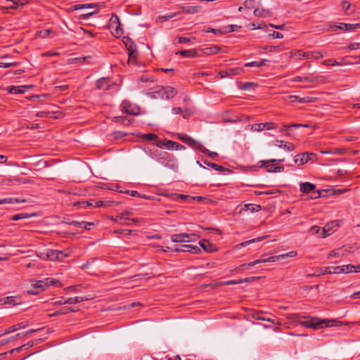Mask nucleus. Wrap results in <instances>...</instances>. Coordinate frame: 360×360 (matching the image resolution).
Wrapping results in <instances>:
<instances>
[{
	"instance_id": "2eb2a0df",
	"label": "nucleus",
	"mask_w": 360,
	"mask_h": 360,
	"mask_svg": "<svg viewBox=\"0 0 360 360\" xmlns=\"http://www.w3.org/2000/svg\"><path fill=\"white\" fill-rule=\"evenodd\" d=\"M274 145L279 148H283L284 150H285L287 151H292L295 148V146L292 143L285 142L282 140L275 141Z\"/></svg>"
},
{
	"instance_id": "e2e57ef3",
	"label": "nucleus",
	"mask_w": 360,
	"mask_h": 360,
	"mask_svg": "<svg viewBox=\"0 0 360 360\" xmlns=\"http://www.w3.org/2000/svg\"><path fill=\"white\" fill-rule=\"evenodd\" d=\"M202 153L207 154V155L213 160H214L218 156V154L216 152L210 151L208 149H207V151Z\"/></svg>"
},
{
	"instance_id": "6e6d98bb",
	"label": "nucleus",
	"mask_w": 360,
	"mask_h": 360,
	"mask_svg": "<svg viewBox=\"0 0 360 360\" xmlns=\"http://www.w3.org/2000/svg\"><path fill=\"white\" fill-rule=\"evenodd\" d=\"M296 255H297L296 251H290L288 253L280 255V256H281V259H286L287 257H295Z\"/></svg>"
},
{
	"instance_id": "4c0bfd02",
	"label": "nucleus",
	"mask_w": 360,
	"mask_h": 360,
	"mask_svg": "<svg viewBox=\"0 0 360 360\" xmlns=\"http://www.w3.org/2000/svg\"><path fill=\"white\" fill-rule=\"evenodd\" d=\"M339 268L341 269L339 271V274L353 272L354 265H352V264L342 265V266H339Z\"/></svg>"
},
{
	"instance_id": "a18cd8bd",
	"label": "nucleus",
	"mask_w": 360,
	"mask_h": 360,
	"mask_svg": "<svg viewBox=\"0 0 360 360\" xmlns=\"http://www.w3.org/2000/svg\"><path fill=\"white\" fill-rule=\"evenodd\" d=\"M114 120H115V122H120L122 124H125L124 120H127V123H126V125H129L131 123V119H129L127 117H124V116L115 117H114Z\"/></svg>"
},
{
	"instance_id": "9d476101",
	"label": "nucleus",
	"mask_w": 360,
	"mask_h": 360,
	"mask_svg": "<svg viewBox=\"0 0 360 360\" xmlns=\"http://www.w3.org/2000/svg\"><path fill=\"white\" fill-rule=\"evenodd\" d=\"M277 127L276 124L274 122H265V123H258L253 124L250 125V129L254 131H261L263 130H269L272 129H276Z\"/></svg>"
},
{
	"instance_id": "603ef678",
	"label": "nucleus",
	"mask_w": 360,
	"mask_h": 360,
	"mask_svg": "<svg viewBox=\"0 0 360 360\" xmlns=\"http://www.w3.org/2000/svg\"><path fill=\"white\" fill-rule=\"evenodd\" d=\"M323 153H333L336 155H342L345 153V150L342 148H335L333 150L323 151Z\"/></svg>"
},
{
	"instance_id": "680f3d73",
	"label": "nucleus",
	"mask_w": 360,
	"mask_h": 360,
	"mask_svg": "<svg viewBox=\"0 0 360 360\" xmlns=\"http://www.w3.org/2000/svg\"><path fill=\"white\" fill-rule=\"evenodd\" d=\"M127 193H130V195L133 197H141V198H146V199H148V198L146 197L145 195H143V196L141 195V194L136 191H127Z\"/></svg>"
},
{
	"instance_id": "dca6fc26",
	"label": "nucleus",
	"mask_w": 360,
	"mask_h": 360,
	"mask_svg": "<svg viewBox=\"0 0 360 360\" xmlns=\"http://www.w3.org/2000/svg\"><path fill=\"white\" fill-rule=\"evenodd\" d=\"M261 210H262V207L259 205L245 204L241 207V208L239 211V213L241 214L243 212H247V211H250V212H259Z\"/></svg>"
},
{
	"instance_id": "4be33fe9",
	"label": "nucleus",
	"mask_w": 360,
	"mask_h": 360,
	"mask_svg": "<svg viewBox=\"0 0 360 360\" xmlns=\"http://www.w3.org/2000/svg\"><path fill=\"white\" fill-rule=\"evenodd\" d=\"M340 270H341V269L339 268V266H327L324 269H321L320 274L322 275H325L326 274H339Z\"/></svg>"
},
{
	"instance_id": "69168bd1",
	"label": "nucleus",
	"mask_w": 360,
	"mask_h": 360,
	"mask_svg": "<svg viewBox=\"0 0 360 360\" xmlns=\"http://www.w3.org/2000/svg\"><path fill=\"white\" fill-rule=\"evenodd\" d=\"M271 36L274 38V39H282L283 37V35L282 33L279 32H276V31H274L271 34Z\"/></svg>"
},
{
	"instance_id": "bb28decb",
	"label": "nucleus",
	"mask_w": 360,
	"mask_h": 360,
	"mask_svg": "<svg viewBox=\"0 0 360 360\" xmlns=\"http://www.w3.org/2000/svg\"><path fill=\"white\" fill-rule=\"evenodd\" d=\"M181 12L190 14H195L199 11V7L196 6H182Z\"/></svg>"
},
{
	"instance_id": "f8f14e48",
	"label": "nucleus",
	"mask_w": 360,
	"mask_h": 360,
	"mask_svg": "<svg viewBox=\"0 0 360 360\" xmlns=\"http://www.w3.org/2000/svg\"><path fill=\"white\" fill-rule=\"evenodd\" d=\"M175 252H192V253H198L200 251V248L196 245H183L179 248H177L174 250Z\"/></svg>"
},
{
	"instance_id": "f257e3e1",
	"label": "nucleus",
	"mask_w": 360,
	"mask_h": 360,
	"mask_svg": "<svg viewBox=\"0 0 360 360\" xmlns=\"http://www.w3.org/2000/svg\"><path fill=\"white\" fill-rule=\"evenodd\" d=\"M301 318L303 317L297 314H288L287 316V319L289 321H293L295 323H299L300 325L304 327L312 328L314 330H318L320 328L332 326L333 325L330 324V323H333L335 321L334 319H321L318 317H311L308 321H301Z\"/></svg>"
},
{
	"instance_id": "a19ab883",
	"label": "nucleus",
	"mask_w": 360,
	"mask_h": 360,
	"mask_svg": "<svg viewBox=\"0 0 360 360\" xmlns=\"http://www.w3.org/2000/svg\"><path fill=\"white\" fill-rule=\"evenodd\" d=\"M84 299L82 297H70L65 300V302L68 304H76L81 302H83Z\"/></svg>"
},
{
	"instance_id": "c03bdc74",
	"label": "nucleus",
	"mask_w": 360,
	"mask_h": 360,
	"mask_svg": "<svg viewBox=\"0 0 360 360\" xmlns=\"http://www.w3.org/2000/svg\"><path fill=\"white\" fill-rule=\"evenodd\" d=\"M243 283V280H239V281H224V282H219V283H217L215 285H216V286H219V285H229L238 284V283Z\"/></svg>"
},
{
	"instance_id": "c756f323",
	"label": "nucleus",
	"mask_w": 360,
	"mask_h": 360,
	"mask_svg": "<svg viewBox=\"0 0 360 360\" xmlns=\"http://www.w3.org/2000/svg\"><path fill=\"white\" fill-rule=\"evenodd\" d=\"M269 62L266 59H263L261 61H252L245 64V67H261L266 65Z\"/></svg>"
},
{
	"instance_id": "a878e982",
	"label": "nucleus",
	"mask_w": 360,
	"mask_h": 360,
	"mask_svg": "<svg viewBox=\"0 0 360 360\" xmlns=\"http://www.w3.org/2000/svg\"><path fill=\"white\" fill-rule=\"evenodd\" d=\"M200 245L204 250L208 252H212L214 250V248L212 243L207 240H202L200 242Z\"/></svg>"
},
{
	"instance_id": "864d4df0",
	"label": "nucleus",
	"mask_w": 360,
	"mask_h": 360,
	"mask_svg": "<svg viewBox=\"0 0 360 360\" xmlns=\"http://www.w3.org/2000/svg\"><path fill=\"white\" fill-rule=\"evenodd\" d=\"M281 256H280V255L269 257L267 259H264V262H275L279 261L281 259Z\"/></svg>"
},
{
	"instance_id": "5701e85b",
	"label": "nucleus",
	"mask_w": 360,
	"mask_h": 360,
	"mask_svg": "<svg viewBox=\"0 0 360 360\" xmlns=\"http://www.w3.org/2000/svg\"><path fill=\"white\" fill-rule=\"evenodd\" d=\"M18 298L14 296L6 297L1 299L0 302L3 304L16 305L20 304V302L17 301Z\"/></svg>"
},
{
	"instance_id": "72a5a7b5",
	"label": "nucleus",
	"mask_w": 360,
	"mask_h": 360,
	"mask_svg": "<svg viewBox=\"0 0 360 360\" xmlns=\"http://www.w3.org/2000/svg\"><path fill=\"white\" fill-rule=\"evenodd\" d=\"M262 312H257V313H255L252 314V318L256 319V320H260V321H268V322H271L274 324H276L275 321L274 319H271L270 318H267V317H265V316H262L260 315Z\"/></svg>"
},
{
	"instance_id": "20e7f679",
	"label": "nucleus",
	"mask_w": 360,
	"mask_h": 360,
	"mask_svg": "<svg viewBox=\"0 0 360 360\" xmlns=\"http://www.w3.org/2000/svg\"><path fill=\"white\" fill-rule=\"evenodd\" d=\"M197 238L198 236L195 233H179L172 235L171 240L174 243H189L195 241Z\"/></svg>"
},
{
	"instance_id": "c9c22d12",
	"label": "nucleus",
	"mask_w": 360,
	"mask_h": 360,
	"mask_svg": "<svg viewBox=\"0 0 360 360\" xmlns=\"http://www.w3.org/2000/svg\"><path fill=\"white\" fill-rule=\"evenodd\" d=\"M238 72V69L231 68L226 71H221L219 72V75H221V77H225L226 76L236 75Z\"/></svg>"
},
{
	"instance_id": "412c9836",
	"label": "nucleus",
	"mask_w": 360,
	"mask_h": 360,
	"mask_svg": "<svg viewBox=\"0 0 360 360\" xmlns=\"http://www.w3.org/2000/svg\"><path fill=\"white\" fill-rule=\"evenodd\" d=\"M186 58H194L198 56V52L195 49L182 50L176 53Z\"/></svg>"
},
{
	"instance_id": "a211bd4d",
	"label": "nucleus",
	"mask_w": 360,
	"mask_h": 360,
	"mask_svg": "<svg viewBox=\"0 0 360 360\" xmlns=\"http://www.w3.org/2000/svg\"><path fill=\"white\" fill-rule=\"evenodd\" d=\"M40 257L43 259H47L52 261L56 260L57 250L48 249L44 252H41Z\"/></svg>"
},
{
	"instance_id": "79ce46f5",
	"label": "nucleus",
	"mask_w": 360,
	"mask_h": 360,
	"mask_svg": "<svg viewBox=\"0 0 360 360\" xmlns=\"http://www.w3.org/2000/svg\"><path fill=\"white\" fill-rule=\"evenodd\" d=\"M26 345H25L23 346H21V347L13 349H11L9 352L0 354V360H3V359H6V357L8 354H12L15 351H16L18 352H20L22 350V348L24 347H26Z\"/></svg>"
},
{
	"instance_id": "0eeeda50",
	"label": "nucleus",
	"mask_w": 360,
	"mask_h": 360,
	"mask_svg": "<svg viewBox=\"0 0 360 360\" xmlns=\"http://www.w3.org/2000/svg\"><path fill=\"white\" fill-rule=\"evenodd\" d=\"M120 108L122 112L134 115H138L140 110L137 106L131 104L129 101L126 100L122 101Z\"/></svg>"
},
{
	"instance_id": "423d86ee",
	"label": "nucleus",
	"mask_w": 360,
	"mask_h": 360,
	"mask_svg": "<svg viewBox=\"0 0 360 360\" xmlns=\"http://www.w3.org/2000/svg\"><path fill=\"white\" fill-rule=\"evenodd\" d=\"M152 158L161 164H166V165H168V162H173L170 154L166 151L156 150L152 153Z\"/></svg>"
},
{
	"instance_id": "f03ea898",
	"label": "nucleus",
	"mask_w": 360,
	"mask_h": 360,
	"mask_svg": "<svg viewBox=\"0 0 360 360\" xmlns=\"http://www.w3.org/2000/svg\"><path fill=\"white\" fill-rule=\"evenodd\" d=\"M177 138L180 141H183L184 143L187 144L188 146L193 148V149L198 150L200 152L207 151V148L204 147V146L201 143L193 139L187 134H178Z\"/></svg>"
},
{
	"instance_id": "6ab92c4d",
	"label": "nucleus",
	"mask_w": 360,
	"mask_h": 360,
	"mask_svg": "<svg viewBox=\"0 0 360 360\" xmlns=\"http://www.w3.org/2000/svg\"><path fill=\"white\" fill-rule=\"evenodd\" d=\"M177 94V91L171 86H167L163 89L162 97L166 99H170Z\"/></svg>"
},
{
	"instance_id": "4d7b16f0",
	"label": "nucleus",
	"mask_w": 360,
	"mask_h": 360,
	"mask_svg": "<svg viewBox=\"0 0 360 360\" xmlns=\"http://www.w3.org/2000/svg\"><path fill=\"white\" fill-rule=\"evenodd\" d=\"M321 230V227H319L318 226H312L310 229L309 231L313 235H315V234H319L320 235Z\"/></svg>"
},
{
	"instance_id": "f3484780",
	"label": "nucleus",
	"mask_w": 360,
	"mask_h": 360,
	"mask_svg": "<svg viewBox=\"0 0 360 360\" xmlns=\"http://www.w3.org/2000/svg\"><path fill=\"white\" fill-rule=\"evenodd\" d=\"M288 98L290 100L291 102L297 101V102L302 103H312L316 100V98H314V97L307 96V97L300 98L299 96H295V95L289 96Z\"/></svg>"
},
{
	"instance_id": "2f4dec72",
	"label": "nucleus",
	"mask_w": 360,
	"mask_h": 360,
	"mask_svg": "<svg viewBox=\"0 0 360 360\" xmlns=\"http://www.w3.org/2000/svg\"><path fill=\"white\" fill-rule=\"evenodd\" d=\"M23 88H25V86H10L8 87L7 90L10 94H17L24 93L25 90L22 89Z\"/></svg>"
},
{
	"instance_id": "b1692460",
	"label": "nucleus",
	"mask_w": 360,
	"mask_h": 360,
	"mask_svg": "<svg viewBox=\"0 0 360 360\" xmlns=\"http://www.w3.org/2000/svg\"><path fill=\"white\" fill-rule=\"evenodd\" d=\"M96 87L98 89L108 90L109 89L108 78L102 77L96 81Z\"/></svg>"
},
{
	"instance_id": "aec40b11",
	"label": "nucleus",
	"mask_w": 360,
	"mask_h": 360,
	"mask_svg": "<svg viewBox=\"0 0 360 360\" xmlns=\"http://www.w3.org/2000/svg\"><path fill=\"white\" fill-rule=\"evenodd\" d=\"M26 327V324L24 322L19 323L18 324H15L14 326H12L9 327L8 329L5 330L4 332L2 334H0V336L6 335L11 333H13L18 330L24 328Z\"/></svg>"
},
{
	"instance_id": "774afa93",
	"label": "nucleus",
	"mask_w": 360,
	"mask_h": 360,
	"mask_svg": "<svg viewBox=\"0 0 360 360\" xmlns=\"http://www.w3.org/2000/svg\"><path fill=\"white\" fill-rule=\"evenodd\" d=\"M294 56L295 57H296L297 59H302L304 57H305L304 56V52L302 51H297L295 52L294 53Z\"/></svg>"
},
{
	"instance_id": "ddd939ff",
	"label": "nucleus",
	"mask_w": 360,
	"mask_h": 360,
	"mask_svg": "<svg viewBox=\"0 0 360 360\" xmlns=\"http://www.w3.org/2000/svg\"><path fill=\"white\" fill-rule=\"evenodd\" d=\"M41 281V280L35 281V283L32 285V288L27 290V294L37 295L40 292L45 290L44 283H40V285L38 284Z\"/></svg>"
},
{
	"instance_id": "58836bf2",
	"label": "nucleus",
	"mask_w": 360,
	"mask_h": 360,
	"mask_svg": "<svg viewBox=\"0 0 360 360\" xmlns=\"http://www.w3.org/2000/svg\"><path fill=\"white\" fill-rule=\"evenodd\" d=\"M69 255H70L69 250H65V251L57 250L56 260L62 261V260H63V259L69 257Z\"/></svg>"
},
{
	"instance_id": "6e6552de",
	"label": "nucleus",
	"mask_w": 360,
	"mask_h": 360,
	"mask_svg": "<svg viewBox=\"0 0 360 360\" xmlns=\"http://www.w3.org/2000/svg\"><path fill=\"white\" fill-rule=\"evenodd\" d=\"M357 28H360V23L357 24H349V23H340V25H334L330 27L328 30L337 31L338 30L354 32Z\"/></svg>"
},
{
	"instance_id": "1a4fd4ad",
	"label": "nucleus",
	"mask_w": 360,
	"mask_h": 360,
	"mask_svg": "<svg viewBox=\"0 0 360 360\" xmlns=\"http://www.w3.org/2000/svg\"><path fill=\"white\" fill-rule=\"evenodd\" d=\"M110 26L112 29H114L112 31V33L114 36L119 37L123 34V31L120 28V22L119 20V18L116 15H112L110 20Z\"/></svg>"
},
{
	"instance_id": "c85d7f7f",
	"label": "nucleus",
	"mask_w": 360,
	"mask_h": 360,
	"mask_svg": "<svg viewBox=\"0 0 360 360\" xmlns=\"http://www.w3.org/2000/svg\"><path fill=\"white\" fill-rule=\"evenodd\" d=\"M204 163L205 165H207V166L212 167V169H214V170L216 171H218V172H226V171H229V169L226 168V167H224L222 166H220L219 165H217L215 163H212V162H210L207 160H205L204 161Z\"/></svg>"
},
{
	"instance_id": "8fccbe9b",
	"label": "nucleus",
	"mask_w": 360,
	"mask_h": 360,
	"mask_svg": "<svg viewBox=\"0 0 360 360\" xmlns=\"http://www.w3.org/2000/svg\"><path fill=\"white\" fill-rule=\"evenodd\" d=\"M264 238H266V236L259 237V238H255V239H252V240H247V241H245V242L242 243L241 245L245 247V246H247V245H248L249 244H250L252 243H255L256 241H261V240H262Z\"/></svg>"
},
{
	"instance_id": "473e14b6",
	"label": "nucleus",
	"mask_w": 360,
	"mask_h": 360,
	"mask_svg": "<svg viewBox=\"0 0 360 360\" xmlns=\"http://www.w3.org/2000/svg\"><path fill=\"white\" fill-rule=\"evenodd\" d=\"M25 200H20L18 198H8L0 199V205L6 204V203L13 204V203L21 202H25Z\"/></svg>"
},
{
	"instance_id": "ea45409f",
	"label": "nucleus",
	"mask_w": 360,
	"mask_h": 360,
	"mask_svg": "<svg viewBox=\"0 0 360 360\" xmlns=\"http://www.w3.org/2000/svg\"><path fill=\"white\" fill-rule=\"evenodd\" d=\"M131 212L130 211H127V210L123 212L122 213H121L119 215L120 220H123V221H122L121 224H129L130 223L127 222V219H128L127 216L131 215Z\"/></svg>"
},
{
	"instance_id": "052dcab7",
	"label": "nucleus",
	"mask_w": 360,
	"mask_h": 360,
	"mask_svg": "<svg viewBox=\"0 0 360 360\" xmlns=\"http://www.w3.org/2000/svg\"><path fill=\"white\" fill-rule=\"evenodd\" d=\"M98 12V11H93V12H87L86 13L82 14L80 15V18L81 19H87L89 17L92 16L93 15L97 13Z\"/></svg>"
},
{
	"instance_id": "338daca9",
	"label": "nucleus",
	"mask_w": 360,
	"mask_h": 360,
	"mask_svg": "<svg viewBox=\"0 0 360 360\" xmlns=\"http://www.w3.org/2000/svg\"><path fill=\"white\" fill-rule=\"evenodd\" d=\"M136 56H137V52L136 51V49L129 51V60H134V59H136Z\"/></svg>"
},
{
	"instance_id": "de8ad7c7",
	"label": "nucleus",
	"mask_w": 360,
	"mask_h": 360,
	"mask_svg": "<svg viewBox=\"0 0 360 360\" xmlns=\"http://www.w3.org/2000/svg\"><path fill=\"white\" fill-rule=\"evenodd\" d=\"M94 202V200H89V201H82L78 202L77 204L79 205L83 208H87L89 207H93V202Z\"/></svg>"
},
{
	"instance_id": "37998d69",
	"label": "nucleus",
	"mask_w": 360,
	"mask_h": 360,
	"mask_svg": "<svg viewBox=\"0 0 360 360\" xmlns=\"http://www.w3.org/2000/svg\"><path fill=\"white\" fill-rule=\"evenodd\" d=\"M282 49V46H266L264 47V50L269 52L281 51Z\"/></svg>"
},
{
	"instance_id": "9b49d317",
	"label": "nucleus",
	"mask_w": 360,
	"mask_h": 360,
	"mask_svg": "<svg viewBox=\"0 0 360 360\" xmlns=\"http://www.w3.org/2000/svg\"><path fill=\"white\" fill-rule=\"evenodd\" d=\"M315 157V154L312 153H304L301 155H297L295 157V162L300 165L306 164L310 160Z\"/></svg>"
},
{
	"instance_id": "0e129e2a",
	"label": "nucleus",
	"mask_w": 360,
	"mask_h": 360,
	"mask_svg": "<svg viewBox=\"0 0 360 360\" xmlns=\"http://www.w3.org/2000/svg\"><path fill=\"white\" fill-rule=\"evenodd\" d=\"M252 266V264L251 262L248 263V264H241L238 267V270H248Z\"/></svg>"
},
{
	"instance_id": "7ed1b4c3",
	"label": "nucleus",
	"mask_w": 360,
	"mask_h": 360,
	"mask_svg": "<svg viewBox=\"0 0 360 360\" xmlns=\"http://www.w3.org/2000/svg\"><path fill=\"white\" fill-rule=\"evenodd\" d=\"M283 161V160L271 159L268 160H260L259 164L260 165V167H264L268 172H281L283 171L284 167L283 166L275 167L273 163L277 162H281Z\"/></svg>"
},
{
	"instance_id": "7c9ffc66",
	"label": "nucleus",
	"mask_w": 360,
	"mask_h": 360,
	"mask_svg": "<svg viewBox=\"0 0 360 360\" xmlns=\"http://www.w3.org/2000/svg\"><path fill=\"white\" fill-rule=\"evenodd\" d=\"M44 283V288L46 289L49 286L56 285L57 283H59L60 282L56 279L47 278L44 280H41V281L39 284L40 285V283Z\"/></svg>"
},
{
	"instance_id": "5fc2aeb1",
	"label": "nucleus",
	"mask_w": 360,
	"mask_h": 360,
	"mask_svg": "<svg viewBox=\"0 0 360 360\" xmlns=\"http://www.w3.org/2000/svg\"><path fill=\"white\" fill-rule=\"evenodd\" d=\"M174 145H176V142L171 140H168L165 141V143H164V146L169 150H173L174 148Z\"/></svg>"
},
{
	"instance_id": "3c124183",
	"label": "nucleus",
	"mask_w": 360,
	"mask_h": 360,
	"mask_svg": "<svg viewBox=\"0 0 360 360\" xmlns=\"http://www.w3.org/2000/svg\"><path fill=\"white\" fill-rule=\"evenodd\" d=\"M18 65V63L12 62V63H0V68H8L11 67H16Z\"/></svg>"
},
{
	"instance_id": "393cba45",
	"label": "nucleus",
	"mask_w": 360,
	"mask_h": 360,
	"mask_svg": "<svg viewBox=\"0 0 360 360\" xmlns=\"http://www.w3.org/2000/svg\"><path fill=\"white\" fill-rule=\"evenodd\" d=\"M254 15L257 17L266 18L271 15V12L269 10L264 8H256L254 11Z\"/></svg>"
},
{
	"instance_id": "49530a36",
	"label": "nucleus",
	"mask_w": 360,
	"mask_h": 360,
	"mask_svg": "<svg viewBox=\"0 0 360 360\" xmlns=\"http://www.w3.org/2000/svg\"><path fill=\"white\" fill-rule=\"evenodd\" d=\"M142 138L147 141H155L158 137L155 134H145L142 136Z\"/></svg>"
},
{
	"instance_id": "09e8293b",
	"label": "nucleus",
	"mask_w": 360,
	"mask_h": 360,
	"mask_svg": "<svg viewBox=\"0 0 360 360\" xmlns=\"http://www.w3.org/2000/svg\"><path fill=\"white\" fill-rule=\"evenodd\" d=\"M29 217L30 216L27 214L21 213V214H18L13 215L11 217V220L17 221V220H20V219H26V218H27Z\"/></svg>"
},
{
	"instance_id": "cd10ccee",
	"label": "nucleus",
	"mask_w": 360,
	"mask_h": 360,
	"mask_svg": "<svg viewBox=\"0 0 360 360\" xmlns=\"http://www.w3.org/2000/svg\"><path fill=\"white\" fill-rule=\"evenodd\" d=\"M123 42L128 51L136 49V45L133 40L129 37H125L123 38Z\"/></svg>"
},
{
	"instance_id": "bf43d9fd",
	"label": "nucleus",
	"mask_w": 360,
	"mask_h": 360,
	"mask_svg": "<svg viewBox=\"0 0 360 360\" xmlns=\"http://www.w3.org/2000/svg\"><path fill=\"white\" fill-rule=\"evenodd\" d=\"M13 5L10 6V9H16L19 5H22L24 3L21 2V0H13Z\"/></svg>"
},
{
	"instance_id": "e433bc0d",
	"label": "nucleus",
	"mask_w": 360,
	"mask_h": 360,
	"mask_svg": "<svg viewBox=\"0 0 360 360\" xmlns=\"http://www.w3.org/2000/svg\"><path fill=\"white\" fill-rule=\"evenodd\" d=\"M292 81L295 82H313L314 79L309 77H296L292 79Z\"/></svg>"
},
{
	"instance_id": "4468645a",
	"label": "nucleus",
	"mask_w": 360,
	"mask_h": 360,
	"mask_svg": "<svg viewBox=\"0 0 360 360\" xmlns=\"http://www.w3.org/2000/svg\"><path fill=\"white\" fill-rule=\"evenodd\" d=\"M200 51L202 54L211 56L219 53L221 51V48L218 46L214 45L211 46L202 48L200 49Z\"/></svg>"
},
{
	"instance_id": "39448f33",
	"label": "nucleus",
	"mask_w": 360,
	"mask_h": 360,
	"mask_svg": "<svg viewBox=\"0 0 360 360\" xmlns=\"http://www.w3.org/2000/svg\"><path fill=\"white\" fill-rule=\"evenodd\" d=\"M316 186L310 182L302 183L300 185V189L302 193H309L313 192L311 198L316 199L321 197V192L319 191H314Z\"/></svg>"
},
{
	"instance_id": "f704fd0d",
	"label": "nucleus",
	"mask_w": 360,
	"mask_h": 360,
	"mask_svg": "<svg viewBox=\"0 0 360 360\" xmlns=\"http://www.w3.org/2000/svg\"><path fill=\"white\" fill-rule=\"evenodd\" d=\"M22 337V334L21 333H18L13 336H11L8 338H6V339H4L1 341H0V347L3 346V345H5L11 342H13L15 340H17L18 338H21Z\"/></svg>"
},
{
	"instance_id": "13d9d810",
	"label": "nucleus",
	"mask_w": 360,
	"mask_h": 360,
	"mask_svg": "<svg viewBox=\"0 0 360 360\" xmlns=\"http://www.w3.org/2000/svg\"><path fill=\"white\" fill-rule=\"evenodd\" d=\"M328 226L329 225L328 224L326 226L321 229L320 235L322 236V238H326V236L330 235V233H328V231L330 229V228H328Z\"/></svg>"
}]
</instances>
